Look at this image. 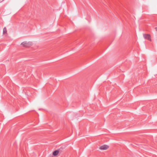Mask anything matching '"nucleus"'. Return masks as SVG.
<instances>
[{"label": "nucleus", "mask_w": 157, "mask_h": 157, "mask_svg": "<svg viewBox=\"0 0 157 157\" xmlns=\"http://www.w3.org/2000/svg\"><path fill=\"white\" fill-rule=\"evenodd\" d=\"M143 36L144 38L145 39H147L150 41L151 40V39L150 37V35L148 34H143Z\"/></svg>", "instance_id": "nucleus-2"}, {"label": "nucleus", "mask_w": 157, "mask_h": 157, "mask_svg": "<svg viewBox=\"0 0 157 157\" xmlns=\"http://www.w3.org/2000/svg\"><path fill=\"white\" fill-rule=\"evenodd\" d=\"M109 147V146L106 145H104L100 147V149L101 150H105L107 149Z\"/></svg>", "instance_id": "nucleus-3"}, {"label": "nucleus", "mask_w": 157, "mask_h": 157, "mask_svg": "<svg viewBox=\"0 0 157 157\" xmlns=\"http://www.w3.org/2000/svg\"><path fill=\"white\" fill-rule=\"evenodd\" d=\"M7 33V30H6V29L5 27L3 29V34H5Z\"/></svg>", "instance_id": "nucleus-5"}, {"label": "nucleus", "mask_w": 157, "mask_h": 157, "mask_svg": "<svg viewBox=\"0 0 157 157\" xmlns=\"http://www.w3.org/2000/svg\"><path fill=\"white\" fill-rule=\"evenodd\" d=\"M156 31L157 32V27L155 28Z\"/></svg>", "instance_id": "nucleus-6"}, {"label": "nucleus", "mask_w": 157, "mask_h": 157, "mask_svg": "<svg viewBox=\"0 0 157 157\" xmlns=\"http://www.w3.org/2000/svg\"><path fill=\"white\" fill-rule=\"evenodd\" d=\"M59 153V151L58 150L54 151L53 153V155L54 156L57 155Z\"/></svg>", "instance_id": "nucleus-4"}, {"label": "nucleus", "mask_w": 157, "mask_h": 157, "mask_svg": "<svg viewBox=\"0 0 157 157\" xmlns=\"http://www.w3.org/2000/svg\"><path fill=\"white\" fill-rule=\"evenodd\" d=\"M32 44V43L31 42H27L26 41H24L21 43L23 47H29L31 46Z\"/></svg>", "instance_id": "nucleus-1"}]
</instances>
